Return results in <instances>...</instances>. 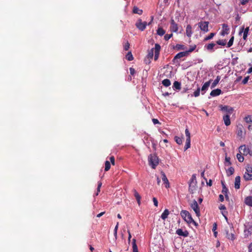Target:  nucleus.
<instances>
[{"instance_id": "nucleus-1", "label": "nucleus", "mask_w": 252, "mask_h": 252, "mask_svg": "<svg viewBox=\"0 0 252 252\" xmlns=\"http://www.w3.org/2000/svg\"><path fill=\"white\" fill-rule=\"evenodd\" d=\"M180 215L182 218L186 221L188 223L190 224L193 223L195 225H197V223L193 220L190 214L189 211L186 210H182L181 211Z\"/></svg>"}, {"instance_id": "nucleus-2", "label": "nucleus", "mask_w": 252, "mask_h": 252, "mask_svg": "<svg viewBox=\"0 0 252 252\" xmlns=\"http://www.w3.org/2000/svg\"><path fill=\"white\" fill-rule=\"evenodd\" d=\"M239 152L242 153L244 156L250 155L252 157V147L245 144L241 145L239 148Z\"/></svg>"}, {"instance_id": "nucleus-3", "label": "nucleus", "mask_w": 252, "mask_h": 252, "mask_svg": "<svg viewBox=\"0 0 252 252\" xmlns=\"http://www.w3.org/2000/svg\"><path fill=\"white\" fill-rule=\"evenodd\" d=\"M148 161L149 164L153 169H155L158 164V158L156 155H150L148 157Z\"/></svg>"}, {"instance_id": "nucleus-4", "label": "nucleus", "mask_w": 252, "mask_h": 252, "mask_svg": "<svg viewBox=\"0 0 252 252\" xmlns=\"http://www.w3.org/2000/svg\"><path fill=\"white\" fill-rule=\"evenodd\" d=\"M246 171L244 175V178L246 181L252 180V166L248 165L246 168Z\"/></svg>"}, {"instance_id": "nucleus-5", "label": "nucleus", "mask_w": 252, "mask_h": 252, "mask_svg": "<svg viewBox=\"0 0 252 252\" xmlns=\"http://www.w3.org/2000/svg\"><path fill=\"white\" fill-rule=\"evenodd\" d=\"M190 207L195 212L196 216L198 217L200 216V209L198 206V203L195 200H193L192 203L190 205Z\"/></svg>"}, {"instance_id": "nucleus-6", "label": "nucleus", "mask_w": 252, "mask_h": 252, "mask_svg": "<svg viewBox=\"0 0 252 252\" xmlns=\"http://www.w3.org/2000/svg\"><path fill=\"white\" fill-rule=\"evenodd\" d=\"M147 23L146 22H142L141 19H139L135 24V26L139 30L143 31L146 28Z\"/></svg>"}, {"instance_id": "nucleus-7", "label": "nucleus", "mask_w": 252, "mask_h": 252, "mask_svg": "<svg viewBox=\"0 0 252 252\" xmlns=\"http://www.w3.org/2000/svg\"><path fill=\"white\" fill-rule=\"evenodd\" d=\"M209 22L206 21H201L198 23V26L200 30L204 32H208Z\"/></svg>"}, {"instance_id": "nucleus-8", "label": "nucleus", "mask_w": 252, "mask_h": 252, "mask_svg": "<svg viewBox=\"0 0 252 252\" xmlns=\"http://www.w3.org/2000/svg\"><path fill=\"white\" fill-rule=\"evenodd\" d=\"M187 56H188V55L187 54V52H186V51L180 52V53H178L177 54H176V55L174 57V58L173 59V62L174 63H178V59H180L184 57Z\"/></svg>"}, {"instance_id": "nucleus-9", "label": "nucleus", "mask_w": 252, "mask_h": 252, "mask_svg": "<svg viewBox=\"0 0 252 252\" xmlns=\"http://www.w3.org/2000/svg\"><path fill=\"white\" fill-rule=\"evenodd\" d=\"M249 32V27H248L246 28H244V27L243 26L241 28L240 30L239 31V34H241L242 32H243V38L244 40H246L247 38V36Z\"/></svg>"}, {"instance_id": "nucleus-10", "label": "nucleus", "mask_w": 252, "mask_h": 252, "mask_svg": "<svg viewBox=\"0 0 252 252\" xmlns=\"http://www.w3.org/2000/svg\"><path fill=\"white\" fill-rule=\"evenodd\" d=\"M252 234V225H247L245 226V228L244 229V235L245 237H248L250 236Z\"/></svg>"}, {"instance_id": "nucleus-11", "label": "nucleus", "mask_w": 252, "mask_h": 252, "mask_svg": "<svg viewBox=\"0 0 252 252\" xmlns=\"http://www.w3.org/2000/svg\"><path fill=\"white\" fill-rule=\"evenodd\" d=\"M160 50V46L158 44H156L155 46V57L154 60L157 61L159 57V52Z\"/></svg>"}, {"instance_id": "nucleus-12", "label": "nucleus", "mask_w": 252, "mask_h": 252, "mask_svg": "<svg viewBox=\"0 0 252 252\" xmlns=\"http://www.w3.org/2000/svg\"><path fill=\"white\" fill-rule=\"evenodd\" d=\"M170 29L172 32H177L178 30V24H176L175 21L172 19L171 20Z\"/></svg>"}, {"instance_id": "nucleus-13", "label": "nucleus", "mask_w": 252, "mask_h": 252, "mask_svg": "<svg viewBox=\"0 0 252 252\" xmlns=\"http://www.w3.org/2000/svg\"><path fill=\"white\" fill-rule=\"evenodd\" d=\"M220 110L222 111L226 112L228 113H229V114H231L232 113L233 111V108L232 107H231L229 106H226V105L222 106V105H220Z\"/></svg>"}, {"instance_id": "nucleus-14", "label": "nucleus", "mask_w": 252, "mask_h": 252, "mask_svg": "<svg viewBox=\"0 0 252 252\" xmlns=\"http://www.w3.org/2000/svg\"><path fill=\"white\" fill-rule=\"evenodd\" d=\"M161 175V179L163 183L165 184L166 188H168L169 187V183L168 179L166 177L165 174L163 171H161L160 172Z\"/></svg>"}, {"instance_id": "nucleus-15", "label": "nucleus", "mask_w": 252, "mask_h": 252, "mask_svg": "<svg viewBox=\"0 0 252 252\" xmlns=\"http://www.w3.org/2000/svg\"><path fill=\"white\" fill-rule=\"evenodd\" d=\"M222 31L221 32V35H225V34H227L229 31V28L228 25L226 24H223L222 25Z\"/></svg>"}, {"instance_id": "nucleus-16", "label": "nucleus", "mask_w": 252, "mask_h": 252, "mask_svg": "<svg viewBox=\"0 0 252 252\" xmlns=\"http://www.w3.org/2000/svg\"><path fill=\"white\" fill-rule=\"evenodd\" d=\"M176 233L179 236H182L184 237L188 236L189 233L187 230L183 231L182 229L179 228L176 231Z\"/></svg>"}, {"instance_id": "nucleus-17", "label": "nucleus", "mask_w": 252, "mask_h": 252, "mask_svg": "<svg viewBox=\"0 0 252 252\" xmlns=\"http://www.w3.org/2000/svg\"><path fill=\"white\" fill-rule=\"evenodd\" d=\"M197 183H189V190L191 194L193 193L194 191L196 189Z\"/></svg>"}, {"instance_id": "nucleus-18", "label": "nucleus", "mask_w": 252, "mask_h": 252, "mask_svg": "<svg viewBox=\"0 0 252 252\" xmlns=\"http://www.w3.org/2000/svg\"><path fill=\"white\" fill-rule=\"evenodd\" d=\"M221 93V91L220 89H216L215 90H213L211 91L210 93V95L212 96H216L218 95H219Z\"/></svg>"}, {"instance_id": "nucleus-19", "label": "nucleus", "mask_w": 252, "mask_h": 252, "mask_svg": "<svg viewBox=\"0 0 252 252\" xmlns=\"http://www.w3.org/2000/svg\"><path fill=\"white\" fill-rule=\"evenodd\" d=\"M223 120L224 121L225 125L226 126H228L230 125L231 122H230V116L229 115L227 114V115L223 116Z\"/></svg>"}, {"instance_id": "nucleus-20", "label": "nucleus", "mask_w": 252, "mask_h": 252, "mask_svg": "<svg viewBox=\"0 0 252 252\" xmlns=\"http://www.w3.org/2000/svg\"><path fill=\"white\" fill-rule=\"evenodd\" d=\"M241 178L238 176L235 177L234 187L236 189H239L240 188Z\"/></svg>"}, {"instance_id": "nucleus-21", "label": "nucleus", "mask_w": 252, "mask_h": 252, "mask_svg": "<svg viewBox=\"0 0 252 252\" xmlns=\"http://www.w3.org/2000/svg\"><path fill=\"white\" fill-rule=\"evenodd\" d=\"M186 34L189 37H190L191 36L192 33V28L190 25H188L186 28Z\"/></svg>"}, {"instance_id": "nucleus-22", "label": "nucleus", "mask_w": 252, "mask_h": 252, "mask_svg": "<svg viewBox=\"0 0 252 252\" xmlns=\"http://www.w3.org/2000/svg\"><path fill=\"white\" fill-rule=\"evenodd\" d=\"M245 203L246 205L252 207V196L247 197L245 199Z\"/></svg>"}, {"instance_id": "nucleus-23", "label": "nucleus", "mask_w": 252, "mask_h": 252, "mask_svg": "<svg viewBox=\"0 0 252 252\" xmlns=\"http://www.w3.org/2000/svg\"><path fill=\"white\" fill-rule=\"evenodd\" d=\"M169 211L168 209H166L164 212L162 213V214H161V218L163 220H165L168 217V216L169 215Z\"/></svg>"}, {"instance_id": "nucleus-24", "label": "nucleus", "mask_w": 252, "mask_h": 252, "mask_svg": "<svg viewBox=\"0 0 252 252\" xmlns=\"http://www.w3.org/2000/svg\"><path fill=\"white\" fill-rule=\"evenodd\" d=\"M133 12L135 14H138L139 15H142L143 13V10L142 9H139L137 6H134L133 8Z\"/></svg>"}, {"instance_id": "nucleus-25", "label": "nucleus", "mask_w": 252, "mask_h": 252, "mask_svg": "<svg viewBox=\"0 0 252 252\" xmlns=\"http://www.w3.org/2000/svg\"><path fill=\"white\" fill-rule=\"evenodd\" d=\"M132 249L133 252H138V248L136 243V239H133L132 241Z\"/></svg>"}, {"instance_id": "nucleus-26", "label": "nucleus", "mask_w": 252, "mask_h": 252, "mask_svg": "<svg viewBox=\"0 0 252 252\" xmlns=\"http://www.w3.org/2000/svg\"><path fill=\"white\" fill-rule=\"evenodd\" d=\"M216 44L214 43H211L205 46V47L209 51H212Z\"/></svg>"}, {"instance_id": "nucleus-27", "label": "nucleus", "mask_w": 252, "mask_h": 252, "mask_svg": "<svg viewBox=\"0 0 252 252\" xmlns=\"http://www.w3.org/2000/svg\"><path fill=\"white\" fill-rule=\"evenodd\" d=\"M226 236L228 239L231 240L232 241L234 240L235 239L234 234L232 232L229 233L228 231H226Z\"/></svg>"}, {"instance_id": "nucleus-28", "label": "nucleus", "mask_w": 252, "mask_h": 252, "mask_svg": "<svg viewBox=\"0 0 252 252\" xmlns=\"http://www.w3.org/2000/svg\"><path fill=\"white\" fill-rule=\"evenodd\" d=\"M210 82H211V80H210L208 82H206V83H204V84L203 85V86L202 87V88H201V91L202 92L205 91L206 90L208 89V87L210 86Z\"/></svg>"}, {"instance_id": "nucleus-29", "label": "nucleus", "mask_w": 252, "mask_h": 252, "mask_svg": "<svg viewBox=\"0 0 252 252\" xmlns=\"http://www.w3.org/2000/svg\"><path fill=\"white\" fill-rule=\"evenodd\" d=\"M220 79V76H218L217 77V78H216V79L214 81L213 83L212 84L211 88H213L217 86V85L218 84V83L219 82Z\"/></svg>"}, {"instance_id": "nucleus-30", "label": "nucleus", "mask_w": 252, "mask_h": 252, "mask_svg": "<svg viewBox=\"0 0 252 252\" xmlns=\"http://www.w3.org/2000/svg\"><path fill=\"white\" fill-rule=\"evenodd\" d=\"M190 147V139L187 138L186 144L184 147V150L186 151L187 149Z\"/></svg>"}, {"instance_id": "nucleus-31", "label": "nucleus", "mask_w": 252, "mask_h": 252, "mask_svg": "<svg viewBox=\"0 0 252 252\" xmlns=\"http://www.w3.org/2000/svg\"><path fill=\"white\" fill-rule=\"evenodd\" d=\"M173 88L174 89L180 90L181 89V83L178 81H175L173 83Z\"/></svg>"}, {"instance_id": "nucleus-32", "label": "nucleus", "mask_w": 252, "mask_h": 252, "mask_svg": "<svg viewBox=\"0 0 252 252\" xmlns=\"http://www.w3.org/2000/svg\"><path fill=\"white\" fill-rule=\"evenodd\" d=\"M242 155L243 154L242 153H238L236 155L237 158L238 159V161L240 162H242L244 160V158Z\"/></svg>"}, {"instance_id": "nucleus-33", "label": "nucleus", "mask_w": 252, "mask_h": 252, "mask_svg": "<svg viewBox=\"0 0 252 252\" xmlns=\"http://www.w3.org/2000/svg\"><path fill=\"white\" fill-rule=\"evenodd\" d=\"M162 85L165 87H168L171 85L170 81L168 79H164L162 81Z\"/></svg>"}, {"instance_id": "nucleus-34", "label": "nucleus", "mask_w": 252, "mask_h": 252, "mask_svg": "<svg viewBox=\"0 0 252 252\" xmlns=\"http://www.w3.org/2000/svg\"><path fill=\"white\" fill-rule=\"evenodd\" d=\"M234 172V169L232 167H229L227 170H226V174L228 176H231L232 175Z\"/></svg>"}, {"instance_id": "nucleus-35", "label": "nucleus", "mask_w": 252, "mask_h": 252, "mask_svg": "<svg viewBox=\"0 0 252 252\" xmlns=\"http://www.w3.org/2000/svg\"><path fill=\"white\" fill-rule=\"evenodd\" d=\"M244 120L247 123L252 124V115H248L244 118Z\"/></svg>"}, {"instance_id": "nucleus-36", "label": "nucleus", "mask_w": 252, "mask_h": 252, "mask_svg": "<svg viewBox=\"0 0 252 252\" xmlns=\"http://www.w3.org/2000/svg\"><path fill=\"white\" fill-rule=\"evenodd\" d=\"M165 33V31L162 28H158L157 30V34L160 36L163 35Z\"/></svg>"}, {"instance_id": "nucleus-37", "label": "nucleus", "mask_w": 252, "mask_h": 252, "mask_svg": "<svg viewBox=\"0 0 252 252\" xmlns=\"http://www.w3.org/2000/svg\"><path fill=\"white\" fill-rule=\"evenodd\" d=\"M126 59L128 61H131L133 60V57L131 52H128L126 55Z\"/></svg>"}, {"instance_id": "nucleus-38", "label": "nucleus", "mask_w": 252, "mask_h": 252, "mask_svg": "<svg viewBox=\"0 0 252 252\" xmlns=\"http://www.w3.org/2000/svg\"><path fill=\"white\" fill-rule=\"evenodd\" d=\"M155 50V48L151 49L150 51H149L147 57L149 59H152L154 56V51Z\"/></svg>"}, {"instance_id": "nucleus-39", "label": "nucleus", "mask_w": 252, "mask_h": 252, "mask_svg": "<svg viewBox=\"0 0 252 252\" xmlns=\"http://www.w3.org/2000/svg\"><path fill=\"white\" fill-rule=\"evenodd\" d=\"M111 167L110 162V161L106 160L105 162V171H108Z\"/></svg>"}, {"instance_id": "nucleus-40", "label": "nucleus", "mask_w": 252, "mask_h": 252, "mask_svg": "<svg viewBox=\"0 0 252 252\" xmlns=\"http://www.w3.org/2000/svg\"><path fill=\"white\" fill-rule=\"evenodd\" d=\"M174 139L178 144L181 145L182 144V139L181 138L176 136L174 137Z\"/></svg>"}, {"instance_id": "nucleus-41", "label": "nucleus", "mask_w": 252, "mask_h": 252, "mask_svg": "<svg viewBox=\"0 0 252 252\" xmlns=\"http://www.w3.org/2000/svg\"><path fill=\"white\" fill-rule=\"evenodd\" d=\"M217 43L220 45L225 46L226 44V40H219L217 41Z\"/></svg>"}, {"instance_id": "nucleus-42", "label": "nucleus", "mask_w": 252, "mask_h": 252, "mask_svg": "<svg viewBox=\"0 0 252 252\" xmlns=\"http://www.w3.org/2000/svg\"><path fill=\"white\" fill-rule=\"evenodd\" d=\"M215 35V33L212 32L208 36L205 37L204 41H207L213 38Z\"/></svg>"}, {"instance_id": "nucleus-43", "label": "nucleus", "mask_w": 252, "mask_h": 252, "mask_svg": "<svg viewBox=\"0 0 252 252\" xmlns=\"http://www.w3.org/2000/svg\"><path fill=\"white\" fill-rule=\"evenodd\" d=\"M237 135L238 136L242 137L243 136V130H242V126H241L239 127H238Z\"/></svg>"}, {"instance_id": "nucleus-44", "label": "nucleus", "mask_w": 252, "mask_h": 252, "mask_svg": "<svg viewBox=\"0 0 252 252\" xmlns=\"http://www.w3.org/2000/svg\"><path fill=\"white\" fill-rule=\"evenodd\" d=\"M196 47V46L195 45L191 46L188 51H186L188 55H189V53L193 52L195 49Z\"/></svg>"}, {"instance_id": "nucleus-45", "label": "nucleus", "mask_w": 252, "mask_h": 252, "mask_svg": "<svg viewBox=\"0 0 252 252\" xmlns=\"http://www.w3.org/2000/svg\"><path fill=\"white\" fill-rule=\"evenodd\" d=\"M133 193H134V196H135L136 199L141 198V196L138 193V192L136 191V189H133Z\"/></svg>"}, {"instance_id": "nucleus-46", "label": "nucleus", "mask_w": 252, "mask_h": 252, "mask_svg": "<svg viewBox=\"0 0 252 252\" xmlns=\"http://www.w3.org/2000/svg\"><path fill=\"white\" fill-rule=\"evenodd\" d=\"M233 41H234V36H232L230 38V39H229V40L227 43V47H230L233 45Z\"/></svg>"}, {"instance_id": "nucleus-47", "label": "nucleus", "mask_w": 252, "mask_h": 252, "mask_svg": "<svg viewBox=\"0 0 252 252\" xmlns=\"http://www.w3.org/2000/svg\"><path fill=\"white\" fill-rule=\"evenodd\" d=\"M192 182L197 183L195 174H193L191 176L190 180L189 183H192Z\"/></svg>"}, {"instance_id": "nucleus-48", "label": "nucleus", "mask_w": 252, "mask_h": 252, "mask_svg": "<svg viewBox=\"0 0 252 252\" xmlns=\"http://www.w3.org/2000/svg\"><path fill=\"white\" fill-rule=\"evenodd\" d=\"M200 89L199 88H198L194 92L193 95L195 97H197L200 94Z\"/></svg>"}, {"instance_id": "nucleus-49", "label": "nucleus", "mask_w": 252, "mask_h": 252, "mask_svg": "<svg viewBox=\"0 0 252 252\" xmlns=\"http://www.w3.org/2000/svg\"><path fill=\"white\" fill-rule=\"evenodd\" d=\"M173 34H166L164 35V38L165 40H168L171 37H172Z\"/></svg>"}, {"instance_id": "nucleus-50", "label": "nucleus", "mask_w": 252, "mask_h": 252, "mask_svg": "<svg viewBox=\"0 0 252 252\" xmlns=\"http://www.w3.org/2000/svg\"><path fill=\"white\" fill-rule=\"evenodd\" d=\"M185 134L187 137V138L190 139V134L188 128H186L185 130Z\"/></svg>"}, {"instance_id": "nucleus-51", "label": "nucleus", "mask_w": 252, "mask_h": 252, "mask_svg": "<svg viewBox=\"0 0 252 252\" xmlns=\"http://www.w3.org/2000/svg\"><path fill=\"white\" fill-rule=\"evenodd\" d=\"M176 48L178 50H185L186 48L184 45L180 44H177L176 45Z\"/></svg>"}, {"instance_id": "nucleus-52", "label": "nucleus", "mask_w": 252, "mask_h": 252, "mask_svg": "<svg viewBox=\"0 0 252 252\" xmlns=\"http://www.w3.org/2000/svg\"><path fill=\"white\" fill-rule=\"evenodd\" d=\"M129 43H128V41H127L124 46V50L126 51H127L129 48Z\"/></svg>"}, {"instance_id": "nucleus-53", "label": "nucleus", "mask_w": 252, "mask_h": 252, "mask_svg": "<svg viewBox=\"0 0 252 252\" xmlns=\"http://www.w3.org/2000/svg\"><path fill=\"white\" fill-rule=\"evenodd\" d=\"M222 193L224 194L228 193V189L226 187H224V188H222Z\"/></svg>"}, {"instance_id": "nucleus-54", "label": "nucleus", "mask_w": 252, "mask_h": 252, "mask_svg": "<svg viewBox=\"0 0 252 252\" xmlns=\"http://www.w3.org/2000/svg\"><path fill=\"white\" fill-rule=\"evenodd\" d=\"M225 160L228 163V165H230L231 164V162L230 161V158L225 157Z\"/></svg>"}, {"instance_id": "nucleus-55", "label": "nucleus", "mask_w": 252, "mask_h": 252, "mask_svg": "<svg viewBox=\"0 0 252 252\" xmlns=\"http://www.w3.org/2000/svg\"><path fill=\"white\" fill-rule=\"evenodd\" d=\"M153 201L154 202V204L156 207H157L158 206V201L156 197H153Z\"/></svg>"}, {"instance_id": "nucleus-56", "label": "nucleus", "mask_w": 252, "mask_h": 252, "mask_svg": "<svg viewBox=\"0 0 252 252\" xmlns=\"http://www.w3.org/2000/svg\"><path fill=\"white\" fill-rule=\"evenodd\" d=\"M249 79V76L246 77L242 81V83L243 84H246L247 83L248 80Z\"/></svg>"}, {"instance_id": "nucleus-57", "label": "nucleus", "mask_w": 252, "mask_h": 252, "mask_svg": "<svg viewBox=\"0 0 252 252\" xmlns=\"http://www.w3.org/2000/svg\"><path fill=\"white\" fill-rule=\"evenodd\" d=\"M110 160L113 165H115V158L114 156H111L110 158Z\"/></svg>"}, {"instance_id": "nucleus-58", "label": "nucleus", "mask_w": 252, "mask_h": 252, "mask_svg": "<svg viewBox=\"0 0 252 252\" xmlns=\"http://www.w3.org/2000/svg\"><path fill=\"white\" fill-rule=\"evenodd\" d=\"M129 71H130V73L131 75H133L135 73V69L132 67H130L129 68Z\"/></svg>"}, {"instance_id": "nucleus-59", "label": "nucleus", "mask_w": 252, "mask_h": 252, "mask_svg": "<svg viewBox=\"0 0 252 252\" xmlns=\"http://www.w3.org/2000/svg\"><path fill=\"white\" fill-rule=\"evenodd\" d=\"M152 122L154 125L160 124L159 121L157 119H155V118L153 119Z\"/></svg>"}, {"instance_id": "nucleus-60", "label": "nucleus", "mask_w": 252, "mask_h": 252, "mask_svg": "<svg viewBox=\"0 0 252 252\" xmlns=\"http://www.w3.org/2000/svg\"><path fill=\"white\" fill-rule=\"evenodd\" d=\"M248 1L249 0H240V3L242 5H245L248 2Z\"/></svg>"}, {"instance_id": "nucleus-61", "label": "nucleus", "mask_w": 252, "mask_h": 252, "mask_svg": "<svg viewBox=\"0 0 252 252\" xmlns=\"http://www.w3.org/2000/svg\"><path fill=\"white\" fill-rule=\"evenodd\" d=\"M217 223H214L213 224V228H212V231H215L217 229Z\"/></svg>"}, {"instance_id": "nucleus-62", "label": "nucleus", "mask_w": 252, "mask_h": 252, "mask_svg": "<svg viewBox=\"0 0 252 252\" xmlns=\"http://www.w3.org/2000/svg\"><path fill=\"white\" fill-rule=\"evenodd\" d=\"M206 182V184H207V185L208 186H209L210 187L212 186V180H211V179L209 180L208 182L207 180V182Z\"/></svg>"}, {"instance_id": "nucleus-63", "label": "nucleus", "mask_w": 252, "mask_h": 252, "mask_svg": "<svg viewBox=\"0 0 252 252\" xmlns=\"http://www.w3.org/2000/svg\"><path fill=\"white\" fill-rule=\"evenodd\" d=\"M219 200L221 202H223L224 201V197L223 195L220 194L219 195Z\"/></svg>"}, {"instance_id": "nucleus-64", "label": "nucleus", "mask_w": 252, "mask_h": 252, "mask_svg": "<svg viewBox=\"0 0 252 252\" xmlns=\"http://www.w3.org/2000/svg\"><path fill=\"white\" fill-rule=\"evenodd\" d=\"M249 252H252V243H251L249 246Z\"/></svg>"}]
</instances>
